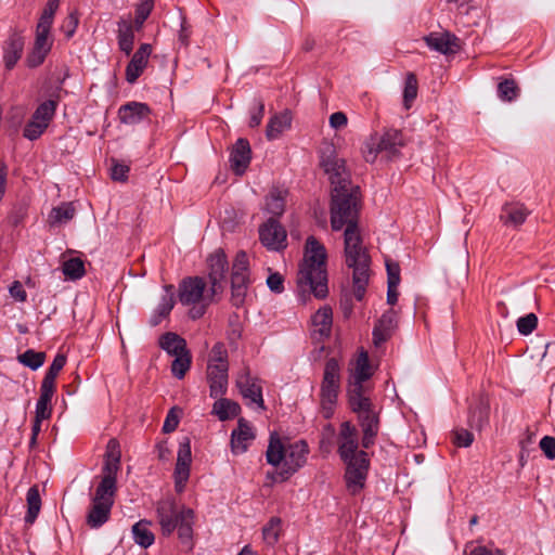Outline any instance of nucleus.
<instances>
[{
  "mask_svg": "<svg viewBox=\"0 0 555 555\" xmlns=\"http://www.w3.org/2000/svg\"><path fill=\"white\" fill-rule=\"evenodd\" d=\"M361 209L360 188L332 190L331 193V227L339 231L345 227L344 250L345 261L352 269L353 295L357 300L364 298L370 281L371 257L363 246L359 229Z\"/></svg>",
  "mask_w": 555,
  "mask_h": 555,
  "instance_id": "nucleus-1",
  "label": "nucleus"
},
{
  "mask_svg": "<svg viewBox=\"0 0 555 555\" xmlns=\"http://www.w3.org/2000/svg\"><path fill=\"white\" fill-rule=\"evenodd\" d=\"M327 254L324 245L314 236L306 241L305 255L297 273V287L300 296L312 294L318 299H324L328 294Z\"/></svg>",
  "mask_w": 555,
  "mask_h": 555,
  "instance_id": "nucleus-2",
  "label": "nucleus"
},
{
  "mask_svg": "<svg viewBox=\"0 0 555 555\" xmlns=\"http://www.w3.org/2000/svg\"><path fill=\"white\" fill-rule=\"evenodd\" d=\"M220 298L221 293L203 276H186L178 286V299L181 305L190 307L189 317L192 320L201 319L207 308Z\"/></svg>",
  "mask_w": 555,
  "mask_h": 555,
  "instance_id": "nucleus-3",
  "label": "nucleus"
},
{
  "mask_svg": "<svg viewBox=\"0 0 555 555\" xmlns=\"http://www.w3.org/2000/svg\"><path fill=\"white\" fill-rule=\"evenodd\" d=\"M350 410L357 414L362 429L361 446L370 449L375 443L379 430L378 412L367 395L347 396Z\"/></svg>",
  "mask_w": 555,
  "mask_h": 555,
  "instance_id": "nucleus-4",
  "label": "nucleus"
},
{
  "mask_svg": "<svg viewBox=\"0 0 555 555\" xmlns=\"http://www.w3.org/2000/svg\"><path fill=\"white\" fill-rule=\"evenodd\" d=\"M337 359L330 358L324 365L323 378L320 387L321 413L324 418L333 417L340 391L341 374Z\"/></svg>",
  "mask_w": 555,
  "mask_h": 555,
  "instance_id": "nucleus-5",
  "label": "nucleus"
},
{
  "mask_svg": "<svg viewBox=\"0 0 555 555\" xmlns=\"http://www.w3.org/2000/svg\"><path fill=\"white\" fill-rule=\"evenodd\" d=\"M320 166L328 176L332 190H337L339 186L341 189L359 188L352 184L346 160L338 156L333 143H324L320 149Z\"/></svg>",
  "mask_w": 555,
  "mask_h": 555,
  "instance_id": "nucleus-6",
  "label": "nucleus"
},
{
  "mask_svg": "<svg viewBox=\"0 0 555 555\" xmlns=\"http://www.w3.org/2000/svg\"><path fill=\"white\" fill-rule=\"evenodd\" d=\"M404 145L403 134L397 129H387L383 134H374L369 138L363 147L365 162L374 163L379 153H384L387 158H393L399 155L400 149Z\"/></svg>",
  "mask_w": 555,
  "mask_h": 555,
  "instance_id": "nucleus-7",
  "label": "nucleus"
},
{
  "mask_svg": "<svg viewBox=\"0 0 555 555\" xmlns=\"http://www.w3.org/2000/svg\"><path fill=\"white\" fill-rule=\"evenodd\" d=\"M308 453L309 447L305 440L288 444L281 470L268 473L267 478L273 482L286 481L306 464Z\"/></svg>",
  "mask_w": 555,
  "mask_h": 555,
  "instance_id": "nucleus-8",
  "label": "nucleus"
},
{
  "mask_svg": "<svg viewBox=\"0 0 555 555\" xmlns=\"http://www.w3.org/2000/svg\"><path fill=\"white\" fill-rule=\"evenodd\" d=\"M249 283V261L247 254L240 250L231 271V304L240 308L244 305Z\"/></svg>",
  "mask_w": 555,
  "mask_h": 555,
  "instance_id": "nucleus-9",
  "label": "nucleus"
},
{
  "mask_svg": "<svg viewBox=\"0 0 555 555\" xmlns=\"http://www.w3.org/2000/svg\"><path fill=\"white\" fill-rule=\"evenodd\" d=\"M116 493L95 489L86 514V525L90 529H99L111 518Z\"/></svg>",
  "mask_w": 555,
  "mask_h": 555,
  "instance_id": "nucleus-10",
  "label": "nucleus"
},
{
  "mask_svg": "<svg viewBox=\"0 0 555 555\" xmlns=\"http://www.w3.org/2000/svg\"><path fill=\"white\" fill-rule=\"evenodd\" d=\"M120 468V451L116 439H111L107 443L105 462L102 467V479L95 489L103 491L117 492V473Z\"/></svg>",
  "mask_w": 555,
  "mask_h": 555,
  "instance_id": "nucleus-11",
  "label": "nucleus"
},
{
  "mask_svg": "<svg viewBox=\"0 0 555 555\" xmlns=\"http://www.w3.org/2000/svg\"><path fill=\"white\" fill-rule=\"evenodd\" d=\"M343 462L346 464V487L352 495H356L364 488L365 485L370 467L367 453L365 451H360L358 453V459Z\"/></svg>",
  "mask_w": 555,
  "mask_h": 555,
  "instance_id": "nucleus-12",
  "label": "nucleus"
},
{
  "mask_svg": "<svg viewBox=\"0 0 555 555\" xmlns=\"http://www.w3.org/2000/svg\"><path fill=\"white\" fill-rule=\"evenodd\" d=\"M235 383L247 405H256L260 410H266L261 380L258 377L251 376L248 367L242 370Z\"/></svg>",
  "mask_w": 555,
  "mask_h": 555,
  "instance_id": "nucleus-13",
  "label": "nucleus"
},
{
  "mask_svg": "<svg viewBox=\"0 0 555 555\" xmlns=\"http://www.w3.org/2000/svg\"><path fill=\"white\" fill-rule=\"evenodd\" d=\"M192 463L191 440L189 437H183L179 442V450L177 454V462L173 472L175 490L181 493L190 477V468Z\"/></svg>",
  "mask_w": 555,
  "mask_h": 555,
  "instance_id": "nucleus-14",
  "label": "nucleus"
},
{
  "mask_svg": "<svg viewBox=\"0 0 555 555\" xmlns=\"http://www.w3.org/2000/svg\"><path fill=\"white\" fill-rule=\"evenodd\" d=\"M180 508L172 496H166L156 503V515L163 535L169 537L176 530L180 519Z\"/></svg>",
  "mask_w": 555,
  "mask_h": 555,
  "instance_id": "nucleus-15",
  "label": "nucleus"
},
{
  "mask_svg": "<svg viewBox=\"0 0 555 555\" xmlns=\"http://www.w3.org/2000/svg\"><path fill=\"white\" fill-rule=\"evenodd\" d=\"M286 231L275 218H269L259 228L261 244L269 250L281 251L286 248Z\"/></svg>",
  "mask_w": 555,
  "mask_h": 555,
  "instance_id": "nucleus-16",
  "label": "nucleus"
},
{
  "mask_svg": "<svg viewBox=\"0 0 555 555\" xmlns=\"http://www.w3.org/2000/svg\"><path fill=\"white\" fill-rule=\"evenodd\" d=\"M338 455L341 461L358 459L359 435L356 426L346 421L340 424L338 437Z\"/></svg>",
  "mask_w": 555,
  "mask_h": 555,
  "instance_id": "nucleus-17",
  "label": "nucleus"
},
{
  "mask_svg": "<svg viewBox=\"0 0 555 555\" xmlns=\"http://www.w3.org/2000/svg\"><path fill=\"white\" fill-rule=\"evenodd\" d=\"M373 375V370L370 365L369 356L365 351H362L356 363L354 372L349 380L347 396L366 395V388L364 382H366Z\"/></svg>",
  "mask_w": 555,
  "mask_h": 555,
  "instance_id": "nucleus-18",
  "label": "nucleus"
},
{
  "mask_svg": "<svg viewBox=\"0 0 555 555\" xmlns=\"http://www.w3.org/2000/svg\"><path fill=\"white\" fill-rule=\"evenodd\" d=\"M208 262V283L223 293V280L228 270V259L222 249H217L207 260Z\"/></svg>",
  "mask_w": 555,
  "mask_h": 555,
  "instance_id": "nucleus-19",
  "label": "nucleus"
},
{
  "mask_svg": "<svg viewBox=\"0 0 555 555\" xmlns=\"http://www.w3.org/2000/svg\"><path fill=\"white\" fill-rule=\"evenodd\" d=\"M228 371L229 364L207 365V380L209 384V395L211 398L223 397L228 390Z\"/></svg>",
  "mask_w": 555,
  "mask_h": 555,
  "instance_id": "nucleus-20",
  "label": "nucleus"
},
{
  "mask_svg": "<svg viewBox=\"0 0 555 555\" xmlns=\"http://www.w3.org/2000/svg\"><path fill=\"white\" fill-rule=\"evenodd\" d=\"M424 39L428 48L444 55L454 54L461 49L460 39L449 31L430 33Z\"/></svg>",
  "mask_w": 555,
  "mask_h": 555,
  "instance_id": "nucleus-21",
  "label": "nucleus"
},
{
  "mask_svg": "<svg viewBox=\"0 0 555 555\" xmlns=\"http://www.w3.org/2000/svg\"><path fill=\"white\" fill-rule=\"evenodd\" d=\"M152 111L146 103L131 101L118 108L121 124L134 126L150 118Z\"/></svg>",
  "mask_w": 555,
  "mask_h": 555,
  "instance_id": "nucleus-22",
  "label": "nucleus"
},
{
  "mask_svg": "<svg viewBox=\"0 0 555 555\" xmlns=\"http://www.w3.org/2000/svg\"><path fill=\"white\" fill-rule=\"evenodd\" d=\"M152 53V46L150 43H142L133 53L130 62L126 67V80L129 83H134L138 78L143 74L147 66L149 57Z\"/></svg>",
  "mask_w": 555,
  "mask_h": 555,
  "instance_id": "nucleus-23",
  "label": "nucleus"
},
{
  "mask_svg": "<svg viewBox=\"0 0 555 555\" xmlns=\"http://www.w3.org/2000/svg\"><path fill=\"white\" fill-rule=\"evenodd\" d=\"M251 159V150L248 140L238 139L233 145L230 153V165L232 170L237 175L242 176Z\"/></svg>",
  "mask_w": 555,
  "mask_h": 555,
  "instance_id": "nucleus-24",
  "label": "nucleus"
},
{
  "mask_svg": "<svg viewBox=\"0 0 555 555\" xmlns=\"http://www.w3.org/2000/svg\"><path fill=\"white\" fill-rule=\"evenodd\" d=\"M255 439L250 424L243 417L237 421V427L231 434V449L234 454L247 451L249 443Z\"/></svg>",
  "mask_w": 555,
  "mask_h": 555,
  "instance_id": "nucleus-25",
  "label": "nucleus"
},
{
  "mask_svg": "<svg viewBox=\"0 0 555 555\" xmlns=\"http://www.w3.org/2000/svg\"><path fill=\"white\" fill-rule=\"evenodd\" d=\"M490 402L488 397L480 395L469 410L468 423L472 428L481 430L489 425Z\"/></svg>",
  "mask_w": 555,
  "mask_h": 555,
  "instance_id": "nucleus-26",
  "label": "nucleus"
},
{
  "mask_svg": "<svg viewBox=\"0 0 555 555\" xmlns=\"http://www.w3.org/2000/svg\"><path fill=\"white\" fill-rule=\"evenodd\" d=\"M195 522V513L192 508L181 506L180 519L176 530L178 531V538L182 544L190 547L193 546V526Z\"/></svg>",
  "mask_w": 555,
  "mask_h": 555,
  "instance_id": "nucleus-27",
  "label": "nucleus"
},
{
  "mask_svg": "<svg viewBox=\"0 0 555 555\" xmlns=\"http://www.w3.org/2000/svg\"><path fill=\"white\" fill-rule=\"evenodd\" d=\"M117 42L118 48L126 55H130L134 46V29L131 18L121 17L117 22Z\"/></svg>",
  "mask_w": 555,
  "mask_h": 555,
  "instance_id": "nucleus-28",
  "label": "nucleus"
},
{
  "mask_svg": "<svg viewBox=\"0 0 555 555\" xmlns=\"http://www.w3.org/2000/svg\"><path fill=\"white\" fill-rule=\"evenodd\" d=\"M287 195V190L279 188L270 190L266 196V210L272 215L271 218L278 219L284 214Z\"/></svg>",
  "mask_w": 555,
  "mask_h": 555,
  "instance_id": "nucleus-29",
  "label": "nucleus"
},
{
  "mask_svg": "<svg viewBox=\"0 0 555 555\" xmlns=\"http://www.w3.org/2000/svg\"><path fill=\"white\" fill-rule=\"evenodd\" d=\"M311 321L314 327V333H318L321 338L330 337L333 324V311L331 307L324 306L320 308L312 315Z\"/></svg>",
  "mask_w": 555,
  "mask_h": 555,
  "instance_id": "nucleus-30",
  "label": "nucleus"
},
{
  "mask_svg": "<svg viewBox=\"0 0 555 555\" xmlns=\"http://www.w3.org/2000/svg\"><path fill=\"white\" fill-rule=\"evenodd\" d=\"M24 40L17 35L9 38L3 47V61L8 69H12L22 56Z\"/></svg>",
  "mask_w": 555,
  "mask_h": 555,
  "instance_id": "nucleus-31",
  "label": "nucleus"
},
{
  "mask_svg": "<svg viewBox=\"0 0 555 555\" xmlns=\"http://www.w3.org/2000/svg\"><path fill=\"white\" fill-rule=\"evenodd\" d=\"M529 215V210L525 205L519 203L505 204L500 216L505 224L518 227L525 222Z\"/></svg>",
  "mask_w": 555,
  "mask_h": 555,
  "instance_id": "nucleus-32",
  "label": "nucleus"
},
{
  "mask_svg": "<svg viewBox=\"0 0 555 555\" xmlns=\"http://www.w3.org/2000/svg\"><path fill=\"white\" fill-rule=\"evenodd\" d=\"M292 116L288 111L275 114L269 119L266 129V137L272 141L278 139L286 129L291 128Z\"/></svg>",
  "mask_w": 555,
  "mask_h": 555,
  "instance_id": "nucleus-33",
  "label": "nucleus"
},
{
  "mask_svg": "<svg viewBox=\"0 0 555 555\" xmlns=\"http://www.w3.org/2000/svg\"><path fill=\"white\" fill-rule=\"evenodd\" d=\"M287 447L284 446L280 435L276 431L270 434L269 444L266 451L268 464L278 467L282 464Z\"/></svg>",
  "mask_w": 555,
  "mask_h": 555,
  "instance_id": "nucleus-34",
  "label": "nucleus"
},
{
  "mask_svg": "<svg viewBox=\"0 0 555 555\" xmlns=\"http://www.w3.org/2000/svg\"><path fill=\"white\" fill-rule=\"evenodd\" d=\"M212 404L211 414L216 415L220 421L224 422L236 417L241 413V406L237 402L219 397Z\"/></svg>",
  "mask_w": 555,
  "mask_h": 555,
  "instance_id": "nucleus-35",
  "label": "nucleus"
},
{
  "mask_svg": "<svg viewBox=\"0 0 555 555\" xmlns=\"http://www.w3.org/2000/svg\"><path fill=\"white\" fill-rule=\"evenodd\" d=\"M158 343L159 347L170 356H178L188 350L185 339L172 332L163 334Z\"/></svg>",
  "mask_w": 555,
  "mask_h": 555,
  "instance_id": "nucleus-36",
  "label": "nucleus"
},
{
  "mask_svg": "<svg viewBox=\"0 0 555 555\" xmlns=\"http://www.w3.org/2000/svg\"><path fill=\"white\" fill-rule=\"evenodd\" d=\"M151 521L140 520L132 526L134 542L141 547L147 548L155 541L154 533L150 530Z\"/></svg>",
  "mask_w": 555,
  "mask_h": 555,
  "instance_id": "nucleus-37",
  "label": "nucleus"
},
{
  "mask_svg": "<svg viewBox=\"0 0 555 555\" xmlns=\"http://www.w3.org/2000/svg\"><path fill=\"white\" fill-rule=\"evenodd\" d=\"M55 390L40 386V396L36 403L35 417L39 420H49L52 415V398Z\"/></svg>",
  "mask_w": 555,
  "mask_h": 555,
  "instance_id": "nucleus-38",
  "label": "nucleus"
},
{
  "mask_svg": "<svg viewBox=\"0 0 555 555\" xmlns=\"http://www.w3.org/2000/svg\"><path fill=\"white\" fill-rule=\"evenodd\" d=\"M27 513L25 516V522L33 525L38 517L41 508V498L37 486H33L28 489L27 495Z\"/></svg>",
  "mask_w": 555,
  "mask_h": 555,
  "instance_id": "nucleus-39",
  "label": "nucleus"
},
{
  "mask_svg": "<svg viewBox=\"0 0 555 555\" xmlns=\"http://www.w3.org/2000/svg\"><path fill=\"white\" fill-rule=\"evenodd\" d=\"M65 364L66 357L62 353H57L41 382V387L55 390L56 377L59 373L63 370Z\"/></svg>",
  "mask_w": 555,
  "mask_h": 555,
  "instance_id": "nucleus-40",
  "label": "nucleus"
},
{
  "mask_svg": "<svg viewBox=\"0 0 555 555\" xmlns=\"http://www.w3.org/2000/svg\"><path fill=\"white\" fill-rule=\"evenodd\" d=\"M62 272L66 280H80L86 274L85 262L78 257L69 258L63 262Z\"/></svg>",
  "mask_w": 555,
  "mask_h": 555,
  "instance_id": "nucleus-41",
  "label": "nucleus"
},
{
  "mask_svg": "<svg viewBox=\"0 0 555 555\" xmlns=\"http://www.w3.org/2000/svg\"><path fill=\"white\" fill-rule=\"evenodd\" d=\"M56 111V102L54 100H47L42 102L34 112L31 119L44 125L48 128Z\"/></svg>",
  "mask_w": 555,
  "mask_h": 555,
  "instance_id": "nucleus-42",
  "label": "nucleus"
},
{
  "mask_svg": "<svg viewBox=\"0 0 555 555\" xmlns=\"http://www.w3.org/2000/svg\"><path fill=\"white\" fill-rule=\"evenodd\" d=\"M75 212L76 209L73 203H63L51 210L49 218L52 224L66 223L74 218Z\"/></svg>",
  "mask_w": 555,
  "mask_h": 555,
  "instance_id": "nucleus-43",
  "label": "nucleus"
},
{
  "mask_svg": "<svg viewBox=\"0 0 555 555\" xmlns=\"http://www.w3.org/2000/svg\"><path fill=\"white\" fill-rule=\"evenodd\" d=\"M192 363V356L189 350L175 356V360L171 363V373L178 378L182 379L186 372L190 370Z\"/></svg>",
  "mask_w": 555,
  "mask_h": 555,
  "instance_id": "nucleus-44",
  "label": "nucleus"
},
{
  "mask_svg": "<svg viewBox=\"0 0 555 555\" xmlns=\"http://www.w3.org/2000/svg\"><path fill=\"white\" fill-rule=\"evenodd\" d=\"M418 82L414 73H409L405 77L404 89H403V106L405 109H410L413 101L417 96Z\"/></svg>",
  "mask_w": 555,
  "mask_h": 555,
  "instance_id": "nucleus-45",
  "label": "nucleus"
},
{
  "mask_svg": "<svg viewBox=\"0 0 555 555\" xmlns=\"http://www.w3.org/2000/svg\"><path fill=\"white\" fill-rule=\"evenodd\" d=\"M519 95V88L514 79H504L498 85V96L505 102H512Z\"/></svg>",
  "mask_w": 555,
  "mask_h": 555,
  "instance_id": "nucleus-46",
  "label": "nucleus"
},
{
  "mask_svg": "<svg viewBox=\"0 0 555 555\" xmlns=\"http://www.w3.org/2000/svg\"><path fill=\"white\" fill-rule=\"evenodd\" d=\"M173 285H165L164 291L165 294L162 296L160 301L158 302L157 307L155 308V311L158 312L159 315H163L167 318L173 306H175V293H173Z\"/></svg>",
  "mask_w": 555,
  "mask_h": 555,
  "instance_id": "nucleus-47",
  "label": "nucleus"
},
{
  "mask_svg": "<svg viewBox=\"0 0 555 555\" xmlns=\"http://www.w3.org/2000/svg\"><path fill=\"white\" fill-rule=\"evenodd\" d=\"M46 360V353L41 351H35L33 349H28L22 354L18 356V361L25 366L37 370L43 365Z\"/></svg>",
  "mask_w": 555,
  "mask_h": 555,
  "instance_id": "nucleus-48",
  "label": "nucleus"
},
{
  "mask_svg": "<svg viewBox=\"0 0 555 555\" xmlns=\"http://www.w3.org/2000/svg\"><path fill=\"white\" fill-rule=\"evenodd\" d=\"M281 519L279 517H272L262 529V535L264 541L273 545L278 542L280 535Z\"/></svg>",
  "mask_w": 555,
  "mask_h": 555,
  "instance_id": "nucleus-49",
  "label": "nucleus"
},
{
  "mask_svg": "<svg viewBox=\"0 0 555 555\" xmlns=\"http://www.w3.org/2000/svg\"><path fill=\"white\" fill-rule=\"evenodd\" d=\"M465 555H504L503 551L490 545L474 544L466 545Z\"/></svg>",
  "mask_w": 555,
  "mask_h": 555,
  "instance_id": "nucleus-50",
  "label": "nucleus"
},
{
  "mask_svg": "<svg viewBox=\"0 0 555 555\" xmlns=\"http://www.w3.org/2000/svg\"><path fill=\"white\" fill-rule=\"evenodd\" d=\"M517 330L521 335L531 334L538 326V317L534 313H528L517 320Z\"/></svg>",
  "mask_w": 555,
  "mask_h": 555,
  "instance_id": "nucleus-51",
  "label": "nucleus"
},
{
  "mask_svg": "<svg viewBox=\"0 0 555 555\" xmlns=\"http://www.w3.org/2000/svg\"><path fill=\"white\" fill-rule=\"evenodd\" d=\"M79 24V14L77 10L72 11L63 21L61 29L65 34L66 38H72Z\"/></svg>",
  "mask_w": 555,
  "mask_h": 555,
  "instance_id": "nucleus-52",
  "label": "nucleus"
},
{
  "mask_svg": "<svg viewBox=\"0 0 555 555\" xmlns=\"http://www.w3.org/2000/svg\"><path fill=\"white\" fill-rule=\"evenodd\" d=\"M44 125H41L30 118V120L25 125L23 130V135L28 140H37L46 130Z\"/></svg>",
  "mask_w": 555,
  "mask_h": 555,
  "instance_id": "nucleus-53",
  "label": "nucleus"
},
{
  "mask_svg": "<svg viewBox=\"0 0 555 555\" xmlns=\"http://www.w3.org/2000/svg\"><path fill=\"white\" fill-rule=\"evenodd\" d=\"M387 284L398 287L400 284V266L392 260H386Z\"/></svg>",
  "mask_w": 555,
  "mask_h": 555,
  "instance_id": "nucleus-54",
  "label": "nucleus"
},
{
  "mask_svg": "<svg viewBox=\"0 0 555 555\" xmlns=\"http://www.w3.org/2000/svg\"><path fill=\"white\" fill-rule=\"evenodd\" d=\"M209 363L228 364V351L222 343H217L212 347Z\"/></svg>",
  "mask_w": 555,
  "mask_h": 555,
  "instance_id": "nucleus-55",
  "label": "nucleus"
},
{
  "mask_svg": "<svg viewBox=\"0 0 555 555\" xmlns=\"http://www.w3.org/2000/svg\"><path fill=\"white\" fill-rule=\"evenodd\" d=\"M474 441V435L467 429L460 428L454 430L453 434V442L456 447L467 448Z\"/></svg>",
  "mask_w": 555,
  "mask_h": 555,
  "instance_id": "nucleus-56",
  "label": "nucleus"
},
{
  "mask_svg": "<svg viewBox=\"0 0 555 555\" xmlns=\"http://www.w3.org/2000/svg\"><path fill=\"white\" fill-rule=\"evenodd\" d=\"M263 115H264V103L261 99H256L255 106L250 111L249 127H251V128L258 127L262 121Z\"/></svg>",
  "mask_w": 555,
  "mask_h": 555,
  "instance_id": "nucleus-57",
  "label": "nucleus"
},
{
  "mask_svg": "<svg viewBox=\"0 0 555 555\" xmlns=\"http://www.w3.org/2000/svg\"><path fill=\"white\" fill-rule=\"evenodd\" d=\"M50 31H43L36 29L35 49L48 52L51 49L52 41L49 39Z\"/></svg>",
  "mask_w": 555,
  "mask_h": 555,
  "instance_id": "nucleus-58",
  "label": "nucleus"
},
{
  "mask_svg": "<svg viewBox=\"0 0 555 555\" xmlns=\"http://www.w3.org/2000/svg\"><path fill=\"white\" fill-rule=\"evenodd\" d=\"M539 446L548 460H555V437L544 436Z\"/></svg>",
  "mask_w": 555,
  "mask_h": 555,
  "instance_id": "nucleus-59",
  "label": "nucleus"
},
{
  "mask_svg": "<svg viewBox=\"0 0 555 555\" xmlns=\"http://www.w3.org/2000/svg\"><path fill=\"white\" fill-rule=\"evenodd\" d=\"M391 336V333L382 326L380 324H376L373 328V343L376 347H379L385 341H387Z\"/></svg>",
  "mask_w": 555,
  "mask_h": 555,
  "instance_id": "nucleus-60",
  "label": "nucleus"
},
{
  "mask_svg": "<svg viewBox=\"0 0 555 555\" xmlns=\"http://www.w3.org/2000/svg\"><path fill=\"white\" fill-rule=\"evenodd\" d=\"M267 285L272 292L280 294L284 291V279L279 272L271 273L267 279Z\"/></svg>",
  "mask_w": 555,
  "mask_h": 555,
  "instance_id": "nucleus-61",
  "label": "nucleus"
},
{
  "mask_svg": "<svg viewBox=\"0 0 555 555\" xmlns=\"http://www.w3.org/2000/svg\"><path fill=\"white\" fill-rule=\"evenodd\" d=\"M111 177L115 181H126L129 172V167L124 164L115 163L111 169Z\"/></svg>",
  "mask_w": 555,
  "mask_h": 555,
  "instance_id": "nucleus-62",
  "label": "nucleus"
},
{
  "mask_svg": "<svg viewBox=\"0 0 555 555\" xmlns=\"http://www.w3.org/2000/svg\"><path fill=\"white\" fill-rule=\"evenodd\" d=\"M9 292L10 295L20 302L27 300V293L20 281H14L10 286Z\"/></svg>",
  "mask_w": 555,
  "mask_h": 555,
  "instance_id": "nucleus-63",
  "label": "nucleus"
},
{
  "mask_svg": "<svg viewBox=\"0 0 555 555\" xmlns=\"http://www.w3.org/2000/svg\"><path fill=\"white\" fill-rule=\"evenodd\" d=\"M348 118L344 112H336L330 116V126L334 129H341L347 126Z\"/></svg>",
  "mask_w": 555,
  "mask_h": 555,
  "instance_id": "nucleus-64",
  "label": "nucleus"
}]
</instances>
